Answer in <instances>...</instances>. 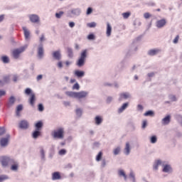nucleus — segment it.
<instances>
[{
  "instance_id": "e2e57ef3",
  "label": "nucleus",
  "mask_w": 182,
  "mask_h": 182,
  "mask_svg": "<svg viewBox=\"0 0 182 182\" xmlns=\"http://www.w3.org/2000/svg\"><path fill=\"white\" fill-rule=\"evenodd\" d=\"M4 19V14L0 15V22H2Z\"/></svg>"
},
{
  "instance_id": "09e8293b",
  "label": "nucleus",
  "mask_w": 182,
  "mask_h": 182,
  "mask_svg": "<svg viewBox=\"0 0 182 182\" xmlns=\"http://www.w3.org/2000/svg\"><path fill=\"white\" fill-rule=\"evenodd\" d=\"M92 13V8H88V9H87V12L86 14L87 15H90Z\"/></svg>"
},
{
  "instance_id": "a878e982",
  "label": "nucleus",
  "mask_w": 182,
  "mask_h": 182,
  "mask_svg": "<svg viewBox=\"0 0 182 182\" xmlns=\"http://www.w3.org/2000/svg\"><path fill=\"white\" fill-rule=\"evenodd\" d=\"M171 166H170L169 165L164 166L163 168V171L165 173H168L169 171H171Z\"/></svg>"
},
{
  "instance_id": "9d476101",
  "label": "nucleus",
  "mask_w": 182,
  "mask_h": 182,
  "mask_svg": "<svg viewBox=\"0 0 182 182\" xmlns=\"http://www.w3.org/2000/svg\"><path fill=\"white\" fill-rule=\"evenodd\" d=\"M61 179V174L60 172H53L52 173V180L55 181V180H60Z\"/></svg>"
},
{
  "instance_id": "6e6d98bb",
  "label": "nucleus",
  "mask_w": 182,
  "mask_h": 182,
  "mask_svg": "<svg viewBox=\"0 0 182 182\" xmlns=\"http://www.w3.org/2000/svg\"><path fill=\"white\" fill-rule=\"evenodd\" d=\"M41 158L43 159L45 158V151L43 149L41 150Z\"/></svg>"
},
{
  "instance_id": "0eeeda50",
  "label": "nucleus",
  "mask_w": 182,
  "mask_h": 182,
  "mask_svg": "<svg viewBox=\"0 0 182 182\" xmlns=\"http://www.w3.org/2000/svg\"><path fill=\"white\" fill-rule=\"evenodd\" d=\"M166 25V20L165 18L158 20L156 23V26L158 28H162Z\"/></svg>"
},
{
  "instance_id": "e433bc0d",
  "label": "nucleus",
  "mask_w": 182,
  "mask_h": 182,
  "mask_svg": "<svg viewBox=\"0 0 182 182\" xmlns=\"http://www.w3.org/2000/svg\"><path fill=\"white\" fill-rule=\"evenodd\" d=\"M124 19H127L130 16V12H125L122 14Z\"/></svg>"
},
{
  "instance_id": "8fccbe9b",
  "label": "nucleus",
  "mask_w": 182,
  "mask_h": 182,
  "mask_svg": "<svg viewBox=\"0 0 182 182\" xmlns=\"http://www.w3.org/2000/svg\"><path fill=\"white\" fill-rule=\"evenodd\" d=\"M5 133H6V129L4 128L0 127V136H2Z\"/></svg>"
},
{
  "instance_id": "a19ab883",
  "label": "nucleus",
  "mask_w": 182,
  "mask_h": 182,
  "mask_svg": "<svg viewBox=\"0 0 182 182\" xmlns=\"http://www.w3.org/2000/svg\"><path fill=\"white\" fill-rule=\"evenodd\" d=\"M38 111H40V112H43V110H44V107H43V104H38Z\"/></svg>"
},
{
  "instance_id": "c9c22d12",
  "label": "nucleus",
  "mask_w": 182,
  "mask_h": 182,
  "mask_svg": "<svg viewBox=\"0 0 182 182\" xmlns=\"http://www.w3.org/2000/svg\"><path fill=\"white\" fill-rule=\"evenodd\" d=\"M87 26H88L90 28H95L96 27V23L92 22L87 23Z\"/></svg>"
},
{
  "instance_id": "13d9d810",
  "label": "nucleus",
  "mask_w": 182,
  "mask_h": 182,
  "mask_svg": "<svg viewBox=\"0 0 182 182\" xmlns=\"http://www.w3.org/2000/svg\"><path fill=\"white\" fill-rule=\"evenodd\" d=\"M68 26H70V27L73 28L75 26V23L71 21L69 23Z\"/></svg>"
},
{
  "instance_id": "72a5a7b5",
  "label": "nucleus",
  "mask_w": 182,
  "mask_h": 182,
  "mask_svg": "<svg viewBox=\"0 0 182 182\" xmlns=\"http://www.w3.org/2000/svg\"><path fill=\"white\" fill-rule=\"evenodd\" d=\"M161 164V161H156L155 165L153 166V168L155 170H158L159 168V166H160Z\"/></svg>"
},
{
  "instance_id": "7c9ffc66",
  "label": "nucleus",
  "mask_w": 182,
  "mask_h": 182,
  "mask_svg": "<svg viewBox=\"0 0 182 182\" xmlns=\"http://www.w3.org/2000/svg\"><path fill=\"white\" fill-rule=\"evenodd\" d=\"M1 61H3L4 64H7V63H9L10 60H9V58H8V56H2Z\"/></svg>"
},
{
  "instance_id": "5fc2aeb1",
  "label": "nucleus",
  "mask_w": 182,
  "mask_h": 182,
  "mask_svg": "<svg viewBox=\"0 0 182 182\" xmlns=\"http://www.w3.org/2000/svg\"><path fill=\"white\" fill-rule=\"evenodd\" d=\"M9 80H10V77L9 76H6V77H4V82H9Z\"/></svg>"
},
{
  "instance_id": "f257e3e1",
  "label": "nucleus",
  "mask_w": 182,
  "mask_h": 182,
  "mask_svg": "<svg viewBox=\"0 0 182 182\" xmlns=\"http://www.w3.org/2000/svg\"><path fill=\"white\" fill-rule=\"evenodd\" d=\"M51 136L53 139H63L65 137V130L63 128H58L53 131Z\"/></svg>"
},
{
  "instance_id": "c03bdc74",
  "label": "nucleus",
  "mask_w": 182,
  "mask_h": 182,
  "mask_svg": "<svg viewBox=\"0 0 182 182\" xmlns=\"http://www.w3.org/2000/svg\"><path fill=\"white\" fill-rule=\"evenodd\" d=\"M129 178H132L133 182H135V175H134V173L130 172Z\"/></svg>"
},
{
  "instance_id": "ddd939ff",
  "label": "nucleus",
  "mask_w": 182,
  "mask_h": 182,
  "mask_svg": "<svg viewBox=\"0 0 182 182\" xmlns=\"http://www.w3.org/2000/svg\"><path fill=\"white\" fill-rule=\"evenodd\" d=\"M171 119V117L170 115H167L165 118L162 119V124L164 125L168 124Z\"/></svg>"
},
{
  "instance_id": "f03ea898",
  "label": "nucleus",
  "mask_w": 182,
  "mask_h": 182,
  "mask_svg": "<svg viewBox=\"0 0 182 182\" xmlns=\"http://www.w3.org/2000/svg\"><path fill=\"white\" fill-rule=\"evenodd\" d=\"M24 94L27 95H30L29 98V103L31 106H35L36 103V94L32 92V90L30 88H26V90L24 91Z\"/></svg>"
},
{
  "instance_id": "a211bd4d",
  "label": "nucleus",
  "mask_w": 182,
  "mask_h": 182,
  "mask_svg": "<svg viewBox=\"0 0 182 182\" xmlns=\"http://www.w3.org/2000/svg\"><path fill=\"white\" fill-rule=\"evenodd\" d=\"M40 136H41V130H35L33 132V139H38V137H39Z\"/></svg>"
},
{
  "instance_id": "39448f33",
  "label": "nucleus",
  "mask_w": 182,
  "mask_h": 182,
  "mask_svg": "<svg viewBox=\"0 0 182 182\" xmlns=\"http://www.w3.org/2000/svg\"><path fill=\"white\" fill-rule=\"evenodd\" d=\"M28 48V46L20 47L19 48H16L12 50V57L15 59L19 58V55L25 51V50Z\"/></svg>"
},
{
  "instance_id": "4c0bfd02",
  "label": "nucleus",
  "mask_w": 182,
  "mask_h": 182,
  "mask_svg": "<svg viewBox=\"0 0 182 182\" xmlns=\"http://www.w3.org/2000/svg\"><path fill=\"white\" fill-rule=\"evenodd\" d=\"M157 142V137L156 136H153L151 137V144H155Z\"/></svg>"
},
{
  "instance_id": "20e7f679",
  "label": "nucleus",
  "mask_w": 182,
  "mask_h": 182,
  "mask_svg": "<svg viewBox=\"0 0 182 182\" xmlns=\"http://www.w3.org/2000/svg\"><path fill=\"white\" fill-rule=\"evenodd\" d=\"M87 50H82L81 55L77 62V65L79 68L83 67L85 65V59L87 58Z\"/></svg>"
},
{
  "instance_id": "6ab92c4d",
  "label": "nucleus",
  "mask_w": 182,
  "mask_h": 182,
  "mask_svg": "<svg viewBox=\"0 0 182 182\" xmlns=\"http://www.w3.org/2000/svg\"><path fill=\"white\" fill-rule=\"evenodd\" d=\"M75 75L77 77H82L85 75L84 71L76 70L75 71Z\"/></svg>"
},
{
  "instance_id": "412c9836",
  "label": "nucleus",
  "mask_w": 182,
  "mask_h": 182,
  "mask_svg": "<svg viewBox=\"0 0 182 182\" xmlns=\"http://www.w3.org/2000/svg\"><path fill=\"white\" fill-rule=\"evenodd\" d=\"M43 124L42 122H38L36 124H35V128L36 129V130H39L41 131V129L43 128Z\"/></svg>"
},
{
  "instance_id": "3c124183",
  "label": "nucleus",
  "mask_w": 182,
  "mask_h": 182,
  "mask_svg": "<svg viewBox=\"0 0 182 182\" xmlns=\"http://www.w3.org/2000/svg\"><path fill=\"white\" fill-rule=\"evenodd\" d=\"M178 41H179V36H177L176 37H175V38H174L173 43H175V44H176V43H178Z\"/></svg>"
},
{
  "instance_id": "1a4fd4ad",
  "label": "nucleus",
  "mask_w": 182,
  "mask_h": 182,
  "mask_svg": "<svg viewBox=\"0 0 182 182\" xmlns=\"http://www.w3.org/2000/svg\"><path fill=\"white\" fill-rule=\"evenodd\" d=\"M30 21L33 23H38L40 21L39 16L36 14H30L29 15Z\"/></svg>"
},
{
  "instance_id": "dca6fc26",
  "label": "nucleus",
  "mask_w": 182,
  "mask_h": 182,
  "mask_svg": "<svg viewBox=\"0 0 182 182\" xmlns=\"http://www.w3.org/2000/svg\"><path fill=\"white\" fill-rule=\"evenodd\" d=\"M129 106V103H124L121 107L118 109V112L121 114L122 112L125 110Z\"/></svg>"
},
{
  "instance_id": "c756f323",
  "label": "nucleus",
  "mask_w": 182,
  "mask_h": 182,
  "mask_svg": "<svg viewBox=\"0 0 182 182\" xmlns=\"http://www.w3.org/2000/svg\"><path fill=\"white\" fill-rule=\"evenodd\" d=\"M102 118L101 117H100V116H97L95 117V123H96V124L100 125V124H102Z\"/></svg>"
},
{
  "instance_id": "338daca9",
  "label": "nucleus",
  "mask_w": 182,
  "mask_h": 182,
  "mask_svg": "<svg viewBox=\"0 0 182 182\" xmlns=\"http://www.w3.org/2000/svg\"><path fill=\"white\" fill-rule=\"evenodd\" d=\"M105 166H106V161L103 160L102 161V167H105Z\"/></svg>"
},
{
  "instance_id": "473e14b6",
  "label": "nucleus",
  "mask_w": 182,
  "mask_h": 182,
  "mask_svg": "<svg viewBox=\"0 0 182 182\" xmlns=\"http://www.w3.org/2000/svg\"><path fill=\"white\" fill-rule=\"evenodd\" d=\"M14 102H15V98L14 97L11 96V98H9V105L12 106L14 105Z\"/></svg>"
},
{
  "instance_id": "b1692460",
  "label": "nucleus",
  "mask_w": 182,
  "mask_h": 182,
  "mask_svg": "<svg viewBox=\"0 0 182 182\" xmlns=\"http://www.w3.org/2000/svg\"><path fill=\"white\" fill-rule=\"evenodd\" d=\"M67 96L76 98L77 92H66Z\"/></svg>"
},
{
  "instance_id": "f3484780",
  "label": "nucleus",
  "mask_w": 182,
  "mask_h": 182,
  "mask_svg": "<svg viewBox=\"0 0 182 182\" xmlns=\"http://www.w3.org/2000/svg\"><path fill=\"white\" fill-rule=\"evenodd\" d=\"M9 139L8 138H3L0 140V144L1 146H6L8 144Z\"/></svg>"
},
{
  "instance_id": "4468645a",
  "label": "nucleus",
  "mask_w": 182,
  "mask_h": 182,
  "mask_svg": "<svg viewBox=\"0 0 182 182\" xmlns=\"http://www.w3.org/2000/svg\"><path fill=\"white\" fill-rule=\"evenodd\" d=\"M23 31L24 38H26V40H28L30 38L29 31L26 27H23Z\"/></svg>"
},
{
  "instance_id": "49530a36",
  "label": "nucleus",
  "mask_w": 182,
  "mask_h": 182,
  "mask_svg": "<svg viewBox=\"0 0 182 182\" xmlns=\"http://www.w3.org/2000/svg\"><path fill=\"white\" fill-rule=\"evenodd\" d=\"M88 40L92 41V40H95V37L94 34H90L87 37Z\"/></svg>"
},
{
  "instance_id": "4d7b16f0",
  "label": "nucleus",
  "mask_w": 182,
  "mask_h": 182,
  "mask_svg": "<svg viewBox=\"0 0 182 182\" xmlns=\"http://www.w3.org/2000/svg\"><path fill=\"white\" fill-rule=\"evenodd\" d=\"M6 95V91L4 90H0V97Z\"/></svg>"
},
{
  "instance_id": "a18cd8bd",
  "label": "nucleus",
  "mask_w": 182,
  "mask_h": 182,
  "mask_svg": "<svg viewBox=\"0 0 182 182\" xmlns=\"http://www.w3.org/2000/svg\"><path fill=\"white\" fill-rule=\"evenodd\" d=\"M120 152V148L117 147L114 150V154L117 155Z\"/></svg>"
},
{
  "instance_id": "bb28decb",
  "label": "nucleus",
  "mask_w": 182,
  "mask_h": 182,
  "mask_svg": "<svg viewBox=\"0 0 182 182\" xmlns=\"http://www.w3.org/2000/svg\"><path fill=\"white\" fill-rule=\"evenodd\" d=\"M159 52V50H156V49H154V50H149L148 54L149 55L153 56L154 55H156Z\"/></svg>"
},
{
  "instance_id": "0e129e2a",
  "label": "nucleus",
  "mask_w": 182,
  "mask_h": 182,
  "mask_svg": "<svg viewBox=\"0 0 182 182\" xmlns=\"http://www.w3.org/2000/svg\"><path fill=\"white\" fill-rule=\"evenodd\" d=\"M43 41H45V36L44 35H42L41 37L40 38V41L43 42Z\"/></svg>"
},
{
  "instance_id": "cd10ccee",
  "label": "nucleus",
  "mask_w": 182,
  "mask_h": 182,
  "mask_svg": "<svg viewBox=\"0 0 182 182\" xmlns=\"http://www.w3.org/2000/svg\"><path fill=\"white\" fill-rule=\"evenodd\" d=\"M144 117H154V112L151 110H149L144 114Z\"/></svg>"
},
{
  "instance_id": "bf43d9fd",
  "label": "nucleus",
  "mask_w": 182,
  "mask_h": 182,
  "mask_svg": "<svg viewBox=\"0 0 182 182\" xmlns=\"http://www.w3.org/2000/svg\"><path fill=\"white\" fill-rule=\"evenodd\" d=\"M41 79H43V75H38L37 76V81H40Z\"/></svg>"
},
{
  "instance_id": "79ce46f5",
  "label": "nucleus",
  "mask_w": 182,
  "mask_h": 182,
  "mask_svg": "<svg viewBox=\"0 0 182 182\" xmlns=\"http://www.w3.org/2000/svg\"><path fill=\"white\" fill-rule=\"evenodd\" d=\"M66 153H67L66 150L63 149L60 150L59 155L63 156V155H65Z\"/></svg>"
},
{
  "instance_id": "f8f14e48",
  "label": "nucleus",
  "mask_w": 182,
  "mask_h": 182,
  "mask_svg": "<svg viewBox=\"0 0 182 182\" xmlns=\"http://www.w3.org/2000/svg\"><path fill=\"white\" fill-rule=\"evenodd\" d=\"M38 58H42L43 57V45H41L40 46H38Z\"/></svg>"
},
{
  "instance_id": "680f3d73",
  "label": "nucleus",
  "mask_w": 182,
  "mask_h": 182,
  "mask_svg": "<svg viewBox=\"0 0 182 182\" xmlns=\"http://www.w3.org/2000/svg\"><path fill=\"white\" fill-rule=\"evenodd\" d=\"M137 108L139 110H143V109H144V107H143V106L141 105H138Z\"/></svg>"
},
{
  "instance_id": "2eb2a0df",
  "label": "nucleus",
  "mask_w": 182,
  "mask_h": 182,
  "mask_svg": "<svg viewBox=\"0 0 182 182\" xmlns=\"http://www.w3.org/2000/svg\"><path fill=\"white\" fill-rule=\"evenodd\" d=\"M118 175L119 177H123L124 180H127V175H126V173L123 169H119L118 171Z\"/></svg>"
},
{
  "instance_id": "ea45409f",
  "label": "nucleus",
  "mask_w": 182,
  "mask_h": 182,
  "mask_svg": "<svg viewBox=\"0 0 182 182\" xmlns=\"http://www.w3.org/2000/svg\"><path fill=\"white\" fill-rule=\"evenodd\" d=\"M63 14H64L63 11H59V13L55 14V17L57 18H60L61 16L63 15Z\"/></svg>"
},
{
  "instance_id": "774afa93",
  "label": "nucleus",
  "mask_w": 182,
  "mask_h": 182,
  "mask_svg": "<svg viewBox=\"0 0 182 182\" xmlns=\"http://www.w3.org/2000/svg\"><path fill=\"white\" fill-rule=\"evenodd\" d=\"M75 82H76V80H75V79H71L70 80V83L71 84H73Z\"/></svg>"
},
{
  "instance_id": "aec40b11",
  "label": "nucleus",
  "mask_w": 182,
  "mask_h": 182,
  "mask_svg": "<svg viewBox=\"0 0 182 182\" xmlns=\"http://www.w3.org/2000/svg\"><path fill=\"white\" fill-rule=\"evenodd\" d=\"M112 32V26H110L109 23L107 24V36L109 37L111 36Z\"/></svg>"
},
{
  "instance_id": "864d4df0",
  "label": "nucleus",
  "mask_w": 182,
  "mask_h": 182,
  "mask_svg": "<svg viewBox=\"0 0 182 182\" xmlns=\"http://www.w3.org/2000/svg\"><path fill=\"white\" fill-rule=\"evenodd\" d=\"M75 113H77L78 116H80L82 114V109H77V110H75Z\"/></svg>"
},
{
  "instance_id": "7ed1b4c3",
  "label": "nucleus",
  "mask_w": 182,
  "mask_h": 182,
  "mask_svg": "<svg viewBox=\"0 0 182 182\" xmlns=\"http://www.w3.org/2000/svg\"><path fill=\"white\" fill-rule=\"evenodd\" d=\"M0 163L1 166H3L4 168L7 167L11 164H14L15 161L14 159H11L8 156H1L0 157Z\"/></svg>"
},
{
  "instance_id": "9b49d317",
  "label": "nucleus",
  "mask_w": 182,
  "mask_h": 182,
  "mask_svg": "<svg viewBox=\"0 0 182 182\" xmlns=\"http://www.w3.org/2000/svg\"><path fill=\"white\" fill-rule=\"evenodd\" d=\"M53 57L57 60H60L61 59V53L60 50H56L53 53Z\"/></svg>"
},
{
  "instance_id": "4be33fe9",
  "label": "nucleus",
  "mask_w": 182,
  "mask_h": 182,
  "mask_svg": "<svg viewBox=\"0 0 182 182\" xmlns=\"http://www.w3.org/2000/svg\"><path fill=\"white\" fill-rule=\"evenodd\" d=\"M129 97V94L127 92H124L119 95V100H122L123 99L126 100V99H128Z\"/></svg>"
},
{
  "instance_id": "f704fd0d",
  "label": "nucleus",
  "mask_w": 182,
  "mask_h": 182,
  "mask_svg": "<svg viewBox=\"0 0 182 182\" xmlns=\"http://www.w3.org/2000/svg\"><path fill=\"white\" fill-rule=\"evenodd\" d=\"M80 88V85L77 82H75L73 87H72V90H79Z\"/></svg>"
},
{
  "instance_id": "37998d69",
  "label": "nucleus",
  "mask_w": 182,
  "mask_h": 182,
  "mask_svg": "<svg viewBox=\"0 0 182 182\" xmlns=\"http://www.w3.org/2000/svg\"><path fill=\"white\" fill-rule=\"evenodd\" d=\"M151 16V15L148 12H146L144 14V17L145 19H149V18H150Z\"/></svg>"
},
{
  "instance_id": "5701e85b",
  "label": "nucleus",
  "mask_w": 182,
  "mask_h": 182,
  "mask_svg": "<svg viewBox=\"0 0 182 182\" xmlns=\"http://www.w3.org/2000/svg\"><path fill=\"white\" fill-rule=\"evenodd\" d=\"M11 171H16L18 170V164H17L16 161H15L14 164H11Z\"/></svg>"
},
{
  "instance_id": "393cba45",
  "label": "nucleus",
  "mask_w": 182,
  "mask_h": 182,
  "mask_svg": "<svg viewBox=\"0 0 182 182\" xmlns=\"http://www.w3.org/2000/svg\"><path fill=\"white\" fill-rule=\"evenodd\" d=\"M124 150H125L126 155H129V152H130V145H129V142L126 143V146H125Z\"/></svg>"
},
{
  "instance_id": "603ef678",
  "label": "nucleus",
  "mask_w": 182,
  "mask_h": 182,
  "mask_svg": "<svg viewBox=\"0 0 182 182\" xmlns=\"http://www.w3.org/2000/svg\"><path fill=\"white\" fill-rule=\"evenodd\" d=\"M147 125V122L146 120H144V122H142V126H141V128L142 129H145Z\"/></svg>"
},
{
  "instance_id": "de8ad7c7",
  "label": "nucleus",
  "mask_w": 182,
  "mask_h": 182,
  "mask_svg": "<svg viewBox=\"0 0 182 182\" xmlns=\"http://www.w3.org/2000/svg\"><path fill=\"white\" fill-rule=\"evenodd\" d=\"M8 177L6 176H0V182H2L4 180H7Z\"/></svg>"
},
{
  "instance_id": "58836bf2",
  "label": "nucleus",
  "mask_w": 182,
  "mask_h": 182,
  "mask_svg": "<svg viewBox=\"0 0 182 182\" xmlns=\"http://www.w3.org/2000/svg\"><path fill=\"white\" fill-rule=\"evenodd\" d=\"M68 57L73 58V50L72 49L68 48Z\"/></svg>"
},
{
  "instance_id": "c85d7f7f",
  "label": "nucleus",
  "mask_w": 182,
  "mask_h": 182,
  "mask_svg": "<svg viewBox=\"0 0 182 182\" xmlns=\"http://www.w3.org/2000/svg\"><path fill=\"white\" fill-rule=\"evenodd\" d=\"M102 156H103L102 151L98 152V154L96 156V161H97V162L100 161V160H102Z\"/></svg>"
},
{
  "instance_id": "423d86ee",
  "label": "nucleus",
  "mask_w": 182,
  "mask_h": 182,
  "mask_svg": "<svg viewBox=\"0 0 182 182\" xmlns=\"http://www.w3.org/2000/svg\"><path fill=\"white\" fill-rule=\"evenodd\" d=\"M18 127L20 129L23 130H26L29 127V123L28 121L22 120L21 122H19Z\"/></svg>"
},
{
  "instance_id": "2f4dec72",
  "label": "nucleus",
  "mask_w": 182,
  "mask_h": 182,
  "mask_svg": "<svg viewBox=\"0 0 182 182\" xmlns=\"http://www.w3.org/2000/svg\"><path fill=\"white\" fill-rule=\"evenodd\" d=\"M23 109V106L21 105H19L18 107H16V116L19 117V112H21Z\"/></svg>"
},
{
  "instance_id": "6e6552de",
  "label": "nucleus",
  "mask_w": 182,
  "mask_h": 182,
  "mask_svg": "<svg viewBox=\"0 0 182 182\" xmlns=\"http://www.w3.org/2000/svg\"><path fill=\"white\" fill-rule=\"evenodd\" d=\"M88 92L82 91V92H77L76 98L78 100L84 99L87 97Z\"/></svg>"
},
{
  "instance_id": "69168bd1",
  "label": "nucleus",
  "mask_w": 182,
  "mask_h": 182,
  "mask_svg": "<svg viewBox=\"0 0 182 182\" xmlns=\"http://www.w3.org/2000/svg\"><path fill=\"white\" fill-rule=\"evenodd\" d=\"M17 80H18V77L17 76L13 77V81L17 82Z\"/></svg>"
},
{
  "instance_id": "052dcab7",
  "label": "nucleus",
  "mask_w": 182,
  "mask_h": 182,
  "mask_svg": "<svg viewBox=\"0 0 182 182\" xmlns=\"http://www.w3.org/2000/svg\"><path fill=\"white\" fill-rule=\"evenodd\" d=\"M57 66H58L59 68H63L62 62H58V63L57 64Z\"/></svg>"
}]
</instances>
